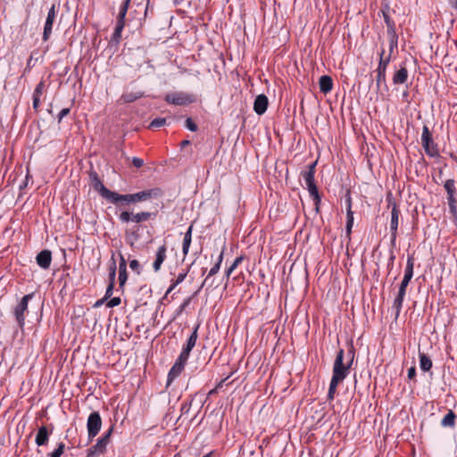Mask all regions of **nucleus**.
I'll list each match as a JSON object with an SVG mask.
<instances>
[{
    "mask_svg": "<svg viewBox=\"0 0 457 457\" xmlns=\"http://www.w3.org/2000/svg\"><path fill=\"white\" fill-rule=\"evenodd\" d=\"M414 262L412 257H408L404 270L403 278L400 284L398 294L394 300L393 308L395 310V318H397L402 311L403 303L406 295V288L413 277Z\"/></svg>",
    "mask_w": 457,
    "mask_h": 457,
    "instance_id": "1",
    "label": "nucleus"
},
{
    "mask_svg": "<svg viewBox=\"0 0 457 457\" xmlns=\"http://www.w3.org/2000/svg\"><path fill=\"white\" fill-rule=\"evenodd\" d=\"M347 361L345 362V351L340 349L337 352V357L333 364L332 378L343 381L349 374L351 366L353 361L354 353L349 351L346 354Z\"/></svg>",
    "mask_w": 457,
    "mask_h": 457,
    "instance_id": "2",
    "label": "nucleus"
},
{
    "mask_svg": "<svg viewBox=\"0 0 457 457\" xmlns=\"http://www.w3.org/2000/svg\"><path fill=\"white\" fill-rule=\"evenodd\" d=\"M130 0H124L120 7L118 18H117V23L115 26V29L112 36V41L115 43H119L120 39L121 37V32L124 29V20L128 12V7L129 4Z\"/></svg>",
    "mask_w": 457,
    "mask_h": 457,
    "instance_id": "3",
    "label": "nucleus"
},
{
    "mask_svg": "<svg viewBox=\"0 0 457 457\" xmlns=\"http://www.w3.org/2000/svg\"><path fill=\"white\" fill-rule=\"evenodd\" d=\"M112 433V428H110L104 436H102L98 440L96 441V445H94L92 447H90L87 450V457H96L100 454H103L105 450L106 446L110 443V438Z\"/></svg>",
    "mask_w": 457,
    "mask_h": 457,
    "instance_id": "4",
    "label": "nucleus"
},
{
    "mask_svg": "<svg viewBox=\"0 0 457 457\" xmlns=\"http://www.w3.org/2000/svg\"><path fill=\"white\" fill-rule=\"evenodd\" d=\"M421 145L428 155L431 157L438 155L436 145L434 144L431 133L426 125L422 128Z\"/></svg>",
    "mask_w": 457,
    "mask_h": 457,
    "instance_id": "5",
    "label": "nucleus"
},
{
    "mask_svg": "<svg viewBox=\"0 0 457 457\" xmlns=\"http://www.w3.org/2000/svg\"><path fill=\"white\" fill-rule=\"evenodd\" d=\"M102 428V419L98 411H93L89 414L87 421L88 439L91 441L100 431Z\"/></svg>",
    "mask_w": 457,
    "mask_h": 457,
    "instance_id": "6",
    "label": "nucleus"
},
{
    "mask_svg": "<svg viewBox=\"0 0 457 457\" xmlns=\"http://www.w3.org/2000/svg\"><path fill=\"white\" fill-rule=\"evenodd\" d=\"M33 297V294H28L24 295L21 302L17 304V306L14 308V316L16 319L17 323L21 328H22L25 324V312L28 310V303L29 301L31 300Z\"/></svg>",
    "mask_w": 457,
    "mask_h": 457,
    "instance_id": "7",
    "label": "nucleus"
},
{
    "mask_svg": "<svg viewBox=\"0 0 457 457\" xmlns=\"http://www.w3.org/2000/svg\"><path fill=\"white\" fill-rule=\"evenodd\" d=\"M89 179L91 186L94 188V190L98 192L103 198L108 201L110 196L112 195V191L109 190L104 187V185L99 179L96 171L91 170L89 172Z\"/></svg>",
    "mask_w": 457,
    "mask_h": 457,
    "instance_id": "8",
    "label": "nucleus"
},
{
    "mask_svg": "<svg viewBox=\"0 0 457 457\" xmlns=\"http://www.w3.org/2000/svg\"><path fill=\"white\" fill-rule=\"evenodd\" d=\"M166 102L175 105H187L194 102L195 98L192 95L185 92H175L165 96Z\"/></svg>",
    "mask_w": 457,
    "mask_h": 457,
    "instance_id": "9",
    "label": "nucleus"
},
{
    "mask_svg": "<svg viewBox=\"0 0 457 457\" xmlns=\"http://www.w3.org/2000/svg\"><path fill=\"white\" fill-rule=\"evenodd\" d=\"M152 213L149 212H141L137 213H130L129 212H122L119 218L121 222L128 223L129 221L141 223L148 220L152 217Z\"/></svg>",
    "mask_w": 457,
    "mask_h": 457,
    "instance_id": "10",
    "label": "nucleus"
},
{
    "mask_svg": "<svg viewBox=\"0 0 457 457\" xmlns=\"http://www.w3.org/2000/svg\"><path fill=\"white\" fill-rule=\"evenodd\" d=\"M57 12H58V7L54 4L50 7V9L47 12L46 20L45 22L44 32H43V40L44 41H47L52 34L53 24L56 18Z\"/></svg>",
    "mask_w": 457,
    "mask_h": 457,
    "instance_id": "11",
    "label": "nucleus"
},
{
    "mask_svg": "<svg viewBox=\"0 0 457 457\" xmlns=\"http://www.w3.org/2000/svg\"><path fill=\"white\" fill-rule=\"evenodd\" d=\"M198 328H199V325H197V326H195L194 328L191 335L189 336V337L187 340L186 345L183 346L179 356L188 360L189 355H190V352L195 347V345L196 344V341H197V337H198L197 331H198Z\"/></svg>",
    "mask_w": 457,
    "mask_h": 457,
    "instance_id": "12",
    "label": "nucleus"
},
{
    "mask_svg": "<svg viewBox=\"0 0 457 457\" xmlns=\"http://www.w3.org/2000/svg\"><path fill=\"white\" fill-rule=\"evenodd\" d=\"M384 50L380 53V61L377 69V86L380 87L381 84H386V71L387 65L390 62V57L383 58Z\"/></svg>",
    "mask_w": 457,
    "mask_h": 457,
    "instance_id": "13",
    "label": "nucleus"
},
{
    "mask_svg": "<svg viewBox=\"0 0 457 457\" xmlns=\"http://www.w3.org/2000/svg\"><path fill=\"white\" fill-rule=\"evenodd\" d=\"M187 361V359L179 355L175 363L173 364V366L171 367V369L169 371L168 379H167L168 385H170L177 377H179V375L184 370V367H185Z\"/></svg>",
    "mask_w": 457,
    "mask_h": 457,
    "instance_id": "14",
    "label": "nucleus"
},
{
    "mask_svg": "<svg viewBox=\"0 0 457 457\" xmlns=\"http://www.w3.org/2000/svg\"><path fill=\"white\" fill-rule=\"evenodd\" d=\"M162 191L160 188H151L133 194L134 203L144 202L151 198H157L161 196Z\"/></svg>",
    "mask_w": 457,
    "mask_h": 457,
    "instance_id": "15",
    "label": "nucleus"
},
{
    "mask_svg": "<svg viewBox=\"0 0 457 457\" xmlns=\"http://www.w3.org/2000/svg\"><path fill=\"white\" fill-rule=\"evenodd\" d=\"M399 214L400 211L398 210L396 204L393 205L391 212V220H390V230H391V243L392 245L395 244L398 222H399Z\"/></svg>",
    "mask_w": 457,
    "mask_h": 457,
    "instance_id": "16",
    "label": "nucleus"
},
{
    "mask_svg": "<svg viewBox=\"0 0 457 457\" xmlns=\"http://www.w3.org/2000/svg\"><path fill=\"white\" fill-rule=\"evenodd\" d=\"M53 427L48 428L46 426H41L36 435L35 443L37 446L46 445L48 443L49 436L53 433Z\"/></svg>",
    "mask_w": 457,
    "mask_h": 457,
    "instance_id": "17",
    "label": "nucleus"
},
{
    "mask_svg": "<svg viewBox=\"0 0 457 457\" xmlns=\"http://www.w3.org/2000/svg\"><path fill=\"white\" fill-rule=\"evenodd\" d=\"M268 104H269L268 97L265 95L261 94V95L257 96L254 100L253 111L258 115H262L267 111Z\"/></svg>",
    "mask_w": 457,
    "mask_h": 457,
    "instance_id": "18",
    "label": "nucleus"
},
{
    "mask_svg": "<svg viewBox=\"0 0 457 457\" xmlns=\"http://www.w3.org/2000/svg\"><path fill=\"white\" fill-rule=\"evenodd\" d=\"M37 263L42 269H48L52 262V253L49 250L41 251L36 257Z\"/></svg>",
    "mask_w": 457,
    "mask_h": 457,
    "instance_id": "19",
    "label": "nucleus"
},
{
    "mask_svg": "<svg viewBox=\"0 0 457 457\" xmlns=\"http://www.w3.org/2000/svg\"><path fill=\"white\" fill-rule=\"evenodd\" d=\"M167 248L165 245H161L156 252L155 260L153 263V269L155 272L161 270L162 264L166 259Z\"/></svg>",
    "mask_w": 457,
    "mask_h": 457,
    "instance_id": "20",
    "label": "nucleus"
},
{
    "mask_svg": "<svg viewBox=\"0 0 457 457\" xmlns=\"http://www.w3.org/2000/svg\"><path fill=\"white\" fill-rule=\"evenodd\" d=\"M108 202L114 204H118L119 202H126L128 204L134 203L133 194L120 195L112 191Z\"/></svg>",
    "mask_w": 457,
    "mask_h": 457,
    "instance_id": "21",
    "label": "nucleus"
},
{
    "mask_svg": "<svg viewBox=\"0 0 457 457\" xmlns=\"http://www.w3.org/2000/svg\"><path fill=\"white\" fill-rule=\"evenodd\" d=\"M319 86L320 92L324 94L329 93L333 88V80L330 76L323 75L320 78Z\"/></svg>",
    "mask_w": 457,
    "mask_h": 457,
    "instance_id": "22",
    "label": "nucleus"
},
{
    "mask_svg": "<svg viewBox=\"0 0 457 457\" xmlns=\"http://www.w3.org/2000/svg\"><path fill=\"white\" fill-rule=\"evenodd\" d=\"M315 167L316 162L308 165V169L301 172V176L305 183V185L314 183V174H315Z\"/></svg>",
    "mask_w": 457,
    "mask_h": 457,
    "instance_id": "23",
    "label": "nucleus"
},
{
    "mask_svg": "<svg viewBox=\"0 0 457 457\" xmlns=\"http://www.w3.org/2000/svg\"><path fill=\"white\" fill-rule=\"evenodd\" d=\"M408 79V71L403 66L401 67L393 77V83L395 85L404 84Z\"/></svg>",
    "mask_w": 457,
    "mask_h": 457,
    "instance_id": "24",
    "label": "nucleus"
},
{
    "mask_svg": "<svg viewBox=\"0 0 457 457\" xmlns=\"http://www.w3.org/2000/svg\"><path fill=\"white\" fill-rule=\"evenodd\" d=\"M192 231H193V225H190L187 230V232L184 235L183 239V245H182V252L184 256H186L188 253L189 247L192 241Z\"/></svg>",
    "mask_w": 457,
    "mask_h": 457,
    "instance_id": "25",
    "label": "nucleus"
},
{
    "mask_svg": "<svg viewBox=\"0 0 457 457\" xmlns=\"http://www.w3.org/2000/svg\"><path fill=\"white\" fill-rule=\"evenodd\" d=\"M455 420V413L452 410H449L446 415H445V417L442 419L440 424L443 428H454Z\"/></svg>",
    "mask_w": 457,
    "mask_h": 457,
    "instance_id": "26",
    "label": "nucleus"
},
{
    "mask_svg": "<svg viewBox=\"0 0 457 457\" xmlns=\"http://www.w3.org/2000/svg\"><path fill=\"white\" fill-rule=\"evenodd\" d=\"M420 367L422 371H428L433 366L431 359L424 353L419 352Z\"/></svg>",
    "mask_w": 457,
    "mask_h": 457,
    "instance_id": "27",
    "label": "nucleus"
},
{
    "mask_svg": "<svg viewBox=\"0 0 457 457\" xmlns=\"http://www.w3.org/2000/svg\"><path fill=\"white\" fill-rule=\"evenodd\" d=\"M444 187L447 193V199L455 198L456 187L454 179H447L445 182Z\"/></svg>",
    "mask_w": 457,
    "mask_h": 457,
    "instance_id": "28",
    "label": "nucleus"
},
{
    "mask_svg": "<svg viewBox=\"0 0 457 457\" xmlns=\"http://www.w3.org/2000/svg\"><path fill=\"white\" fill-rule=\"evenodd\" d=\"M116 262L113 258V255L112 256V259L110 261L109 264V284H115V278H116Z\"/></svg>",
    "mask_w": 457,
    "mask_h": 457,
    "instance_id": "29",
    "label": "nucleus"
},
{
    "mask_svg": "<svg viewBox=\"0 0 457 457\" xmlns=\"http://www.w3.org/2000/svg\"><path fill=\"white\" fill-rule=\"evenodd\" d=\"M306 187L309 191L310 195L313 198L314 202L317 204L320 203V196L319 195L318 187L315 183L306 185Z\"/></svg>",
    "mask_w": 457,
    "mask_h": 457,
    "instance_id": "30",
    "label": "nucleus"
},
{
    "mask_svg": "<svg viewBox=\"0 0 457 457\" xmlns=\"http://www.w3.org/2000/svg\"><path fill=\"white\" fill-rule=\"evenodd\" d=\"M339 383H341V381L337 380L336 378H331L329 387H328V400H333L334 399L335 394H336V391H337V387Z\"/></svg>",
    "mask_w": 457,
    "mask_h": 457,
    "instance_id": "31",
    "label": "nucleus"
},
{
    "mask_svg": "<svg viewBox=\"0 0 457 457\" xmlns=\"http://www.w3.org/2000/svg\"><path fill=\"white\" fill-rule=\"evenodd\" d=\"M346 214H347V220H346L345 229H346V234L349 236L352 232V228L353 225V212L352 210H350V208H347Z\"/></svg>",
    "mask_w": 457,
    "mask_h": 457,
    "instance_id": "32",
    "label": "nucleus"
},
{
    "mask_svg": "<svg viewBox=\"0 0 457 457\" xmlns=\"http://www.w3.org/2000/svg\"><path fill=\"white\" fill-rule=\"evenodd\" d=\"M141 94L137 93H127L120 96V101L124 103H132L141 97Z\"/></svg>",
    "mask_w": 457,
    "mask_h": 457,
    "instance_id": "33",
    "label": "nucleus"
},
{
    "mask_svg": "<svg viewBox=\"0 0 457 457\" xmlns=\"http://www.w3.org/2000/svg\"><path fill=\"white\" fill-rule=\"evenodd\" d=\"M220 269V263H215L214 266L209 270V273H208L207 277L205 278V279L204 280V282L201 286V288L208 284L210 278L214 276L215 274H217L219 272Z\"/></svg>",
    "mask_w": 457,
    "mask_h": 457,
    "instance_id": "34",
    "label": "nucleus"
},
{
    "mask_svg": "<svg viewBox=\"0 0 457 457\" xmlns=\"http://www.w3.org/2000/svg\"><path fill=\"white\" fill-rule=\"evenodd\" d=\"M64 449H65V445L62 442H61L58 444L57 448L54 452L48 453L46 456L47 457H61V455L64 452Z\"/></svg>",
    "mask_w": 457,
    "mask_h": 457,
    "instance_id": "35",
    "label": "nucleus"
},
{
    "mask_svg": "<svg viewBox=\"0 0 457 457\" xmlns=\"http://www.w3.org/2000/svg\"><path fill=\"white\" fill-rule=\"evenodd\" d=\"M166 124L165 118H156L153 120L150 123V128H160Z\"/></svg>",
    "mask_w": 457,
    "mask_h": 457,
    "instance_id": "36",
    "label": "nucleus"
},
{
    "mask_svg": "<svg viewBox=\"0 0 457 457\" xmlns=\"http://www.w3.org/2000/svg\"><path fill=\"white\" fill-rule=\"evenodd\" d=\"M44 90H45V83H44V81H40L37 85V87L34 90L33 96L40 97L43 95Z\"/></svg>",
    "mask_w": 457,
    "mask_h": 457,
    "instance_id": "37",
    "label": "nucleus"
},
{
    "mask_svg": "<svg viewBox=\"0 0 457 457\" xmlns=\"http://www.w3.org/2000/svg\"><path fill=\"white\" fill-rule=\"evenodd\" d=\"M384 20H385V22L386 23L387 25V30H388V33H395V29H394V22L391 21L389 16L387 14H385L384 13Z\"/></svg>",
    "mask_w": 457,
    "mask_h": 457,
    "instance_id": "38",
    "label": "nucleus"
},
{
    "mask_svg": "<svg viewBox=\"0 0 457 457\" xmlns=\"http://www.w3.org/2000/svg\"><path fill=\"white\" fill-rule=\"evenodd\" d=\"M186 127L187 129L193 132L197 130V126L191 118H187L186 120Z\"/></svg>",
    "mask_w": 457,
    "mask_h": 457,
    "instance_id": "39",
    "label": "nucleus"
},
{
    "mask_svg": "<svg viewBox=\"0 0 457 457\" xmlns=\"http://www.w3.org/2000/svg\"><path fill=\"white\" fill-rule=\"evenodd\" d=\"M128 279L127 270H119V283L122 287Z\"/></svg>",
    "mask_w": 457,
    "mask_h": 457,
    "instance_id": "40",
    "label": "nucleus"
},
{
    "mask_svg": "<svg viewBox=\"0 0 457 457\" xmlns=\"http://www.w3.org/2000/svg\"><path fill=\"white\" fill-rule=\"evenodd\" d=\"M129 267L132 270H134L135 272H137V274H140V264L138 262V261L137 260H132L130 262H129Z\"/></svg>",
    "mask_w": 457,
    "mask_h": 457,
    "instance_id": "41",
    "label": "nucleus"
},
{
    "mask_svg": "<svg viewBox=\"0 0 457 457\" xmlns=\"http://www.w3.org/2000/svg\"><path fill=\"white\" fill-rule=\"evenodd\" d=\"M120 303V298L113 297L107 302L106 305L109 308H113L115 306H118Z\"/></svg>",
    "mask_w": 457,
    "mask_h": 457,
    "instance_id": "42",
    "label": "nucleus"
},
{
    "mask_svg": "<svg viewBox=\"0 0 457 457\" xmlns=\"http://www.w3.org/2000/svg\"><path fill=\"white\" fill-rule=\"evenodd\" d=\"M187 275V272L179 273L176 279L173 281L175 283V285H179L180 283H182L185 280Z\"/></svg>",
    "mask_w": 457,
    "mask_h": 457,
    "instance_id": "43",
    "label": "nucleus"
},
{
    "mask_svg": "<svg viewBox=\"0 0 457 457\" xmlns=\"http://www.w3.org/2000/svg\"><path fill=\"white\" fill-rule=\"evenodd\" d=\"M70 108H63L62 110H61V112L58 114V122H61L62 120L70 113Z\"/></svg>",
    "mask_w": 457,
    "mask_h": 457,
    "instance_id": "44",
    "label": "nucleus"
},
{
    "mask_svg": "<svg viewBox=\"0 0 457 457\" xmlns=\"http://www.w3.org/2000/svg\"><path fill=\"white\" fill-rule=\"evenodd\" d=\"M447 202H448V205H449L451 212L455 214L456 213V206H455L456 200H455V198L447 199Z\"/></svg>",
    "mask_w": 457,
    "mask_h": 457,
    "instance_id": "45",
    "label": "nucleus"
},
{
    "mask_svg": "<svg viewBox=\"0 0 457 457\" xmlns=\"http://www.w3.org/2000/svg\"><path fill=\"white\" fill-rule=\"evenodd\" d=\"M119 270H127L126 260L121 253L120 254Z\"/></svg>",
    "mask_w": 457,
    "mask_h": 457,
    "instance_id": "46",
    "label": "nucleus"
},
{
    "mask_svg": "<svg viewBox=\"0 0 457 457\" xmlns=\"http://www.w3.org/2000/svg\"><path fill=\"white\" fill-rule=\"evenodd\" d=\"M132 164L137 167V168H140L144 165V161L143 159L141 158H138V157H133L132 158Z\"/></svg>",
    "mask_w": 457,
    "mask_h": 457,
    "instance_id": "47",
    "label": "nucleus"
},
{
    "mask_svg": "<svg viewBox=\"0 0 457 457\" xmlns=\"http://www.w3.org/2000/svg\"><path fill=\"white\" fill-rule=\"evenodd\" d=\"M113 287H114V285H112V284L108 285L106 291H105V295H104V297L106 299H108L112 296V292H113Z\"/></svg>",
    "mask_w": 457,
    "mask_h": 457,
    "instance_id": "48",
    "label": "nucleus"
},
{
    "mask_svg": "<svg viewBox=\"0 0 457 457\" xmlns=\"http://www.w3.org/2000/svg\"><path fill=\"white\" fill-rule=\"evenodd\" d=\"M407 376H408L409 379H413L415 378V376H416V368L414 366L411 367L408 370Z\"/></svg>",
    "mask_w": 457,
    "mask_h": 457,
    "instance_id": "49",
    "label": "nucleus"
},
{
    "mask_svg": "<svg viewBox=\"0 0 457 457\" xmlns=\"http://www.w3.org/2000/svg\"><path fill=\"white\" fill-rule=\"evenodd\" d=\"M236 269H237V267H234V265H232V264L228 268V270H226V272H225V277H226L227 281L228 280V278H229V277H230L231 273H232Z\"/></svg>",
    "mask_w": 457,
    "mask_h": 457,
    "instance_id": "50",
    "label": "nucleus"
},
{
    "mask_svg": "<svg viewBox=\"0 0 457 457\" xmlns=\"http://www.w3.org/2000/svg\"><path fill=\"white\" fill-rule=\"evenodd\" d=\"M236 269H237V267H234V265H232V264L228 268V270H226V272H225V277H226L227 281L228 280V278H229V277H230L231 273H232Z\"/></svg>",
    "mask_w": 457,
    "mask_h": 457,
    "instance_id": "51",
    "label": "nucleus"
},
{
    "mask_svg": "<svg viewBox=\"0 0 457 457\" xmlns=\"http://www.w3.org/2000/svg\"><path fill=\"white\" fill-rule=\"evenodd\" d=\"M236 269H237V267H234V265H232V264L228 268V270H226V272H225V277H226L227 281L228 280V278H229V277H230L231 273H232Z\"/></svg>",
    "mask_w": 457,
    "mask_h": 457,
    "instance_id": "52",
    "label": "nucleus"
},
{
    "mask_svg": "<svg viewBox=\"0 0 457 457\" xmlns=\"http://www.w3.org/2000/svg\"><path fill=\"white\" fill-rule=\"evenodd\" d=\"M40 97L33 96V108L37 111L39 107Z\"/></svg>",
    "mask_w": 457,
    "mask_h": 457,
    "instance_id": "53",
    "label": "nucleus"
},
{
    "mask_svg": "<svg viewBox=\"0 0 457 457\" xmlns=\"http://www.w3.org/2000/svg\"><path fill=\"white\" fill-rule=\"evenodd\" d=\"M345 204H346V209L350 208V210H352V199H351L349 193L346 194Z\"/></svg>",
    "mask_w": 457,
    "mask_h": 457,
    "instance_id": "54",
    "label": "nucleus"
},
{
    "mask_svg": "<svg viewBox=\"0 0 457 457\" xmlns=\"http://www.w3.org/2000/svg\"><path fill=\"white\" fill-rule=\"evenodd\" d=\"M243 260H244V257L242 255L238 256L235 259L232 265H234V267L237 268V266L243 262Z\"/></svg>",
    "mask_w": 457,
    "mask_h": 457,
    "instance_id": "55",
    "label": "nucleus"
},
{
    "mask_svg": "<svg viewBox=\"0 0 457 457\" xmlns=\"http://www.w3.org/2000/svg\"><path fill=\"white\" fill-rule=\"evenodd\" d=\"M190 303V298H187L180 306L179 312H181Z\"/></svg>",
    "mask_w": 457,
    "mask_h": 457,
    "instance_id": "56",
    "label": "nucleus"
},
{
    "mask_svg": "<svg viewBox=\"0 0 457 457\" xmlns=\"http://www.w3.org/2000/svg\"><path fill=\"white\" fill-rule=\"evenodd\" d=\"M174 282L171 283L170 287L167 289L165 293V297L177 287Z\"/></svg>",
    "mask_w": 457,
    "mask_h": 457,
    "instance_id": "57",
    "label": "nucleus"
},
{
    "mask_svg": "<svg viewBox=\"0 0 457 457\" xmlns=\"http://www.w3.org/2000/svg\"><path fill=\"white\" fill-rule=\"evenodd\" d=\"M448 2L452 8L457 10V0H448Z\"/></svg>",
    "mask_w": 457,
    "mask_h": 457,
    "instance_id": "58",
    "label": "nucleus"
},
{
    "mask_svg": "<svg viewBox=\"0 0 457 457\" xmlns=\"http://www.w3.org/2000/svg\"><path fill=\"white\" fill-rule=\"evenodd\" d=\"M224 249L225 248L222 249L221 253H220V255L218 257L217 262H216V263H220V266L221 265V262L223 261Z\"/></svg>",
    "mask_w": 457,
    "mask_h": 457,
    "instance_id": "59",
    "label": "nucleus"
},
{
    "mask_svg": "<svg viewBox=\"0 0 457 457\" xmlns=\"http://www.w3.org/2000/svg\"><path fill=\"white\" fill-rule=\"evenodd\" d=\"M105 300H106V298H105V297H104V298H102V299H100V300H97V301L96 302V303H95V305H94V306H95V307H99V306H101V305L104 303V301H105Z\"/></svg>",
    "mask_w": 457,
    "mask_h": 457,
    "instance_id": "60",
    "label": "nucleus"
},
{
    "mask_svg": "<svg viewBox=\"0 0 457 457\" xmlns=\"http://www.w3.org/2000/svg\"><path fill=\"white\" fill-rule=\"evenodd\" d=\"M189 143H190V141H189V140H184V141H182V142H181V145H182V146H185V145H189Z\"/></svg>",
    "mask_w": 457,
    "mask_h": 457,
    "instance_id": "61",
    "label": "nucleus"
},
{
    "mask_svg": "<svg viewBox=\"0 0 457 457\" xmlns=\"http://www.w3.org/2000/svg\"><path fill=\"white\" fill-rule=\"evenodd\" d=\"M314 205H315V211H316V212H319V210H320V204H317L316 202H314Z\"/></svg>",
    "mask_w": 457,
    "mask_h": 457,
    "instance_id": "62",
    "label": "nucleus"
},
{
    "mask_svg": "<svg viewBox=\"0 0 457 457\" xmlns=\"http://www.w3.org/2000/svg\"><path fill=\"white\" fill-rule=\"evenodd\" d=\"M212 452H210L208 453H206L205 455H204L203 457H212Z\"/></svg>",
    "mask_w": 457,
    "mask_h": 457,
    "instance_id": "63",
    "label": "nucleus"
},
{
    "mask_svg": "<svg viewBox=\"0 0 457 457\" xmlns=\"http://www.w3.org/2000/svg\"><path fill=\"white\" fill-rule=\"evenodd\" d=\"M407 95H408V93H407V92H404V93H403V96H406Z\"/></svg>",
    "mask_w": 457,
    "mask_h": 457,
    "instance_id": "64",
    "label": "nucleus"
}]
</instances>
